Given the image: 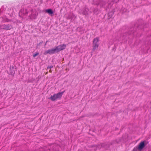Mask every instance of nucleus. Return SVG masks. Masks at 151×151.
I'll use <instances>...</instances> for the list:
<instances>
[{
  "label": "nucleus",
  "mask_w": 151,
  "mask_h": 151,
  "mask_svg": "<svg viewBox=\"0 0 151 151\" xmlns=\"http://www.w3.org/2000/svg\"><path fill=\"white\" fill-rule=\"evenodd\" d=\"M65 91L59 92L57 94H55L51 96L49 99L52 101H55L58 99H60Z\"/></svg>",
  "instance_id": "nucleus-1"
},
{
  "label": "nucleus",
  "mask_w": 151,
  "mask_h": 151,
  "mask_svg": "<svg viewBox=\"0 0 151 151\" xmlns=\"http://www.w3.org/2000/svg\"><path fill=\"white\" fill-rule=\"evenodd\" d=\"M66 47V45L65 44H63L59 45L56 47V49L57 50V52H58L61 50H63L65 49Z\"/></svg>",
  "instance_id": "nucleus-2"
},
{
  "label": "nucleus",
  "mask_w": 151,
  "mask_h": 151,
  "mask_svg": "<svg viewBox=\"0 0 151 151\" xmlns=\"http://www.w3.org/2000/svg\"><path fill=\"white\" fill-rule=\"evenodd\" d=\"M145 141H142L139 143L138 147V149L139 150H141L145 147Z\"/></svg>",
  "instance_id": "nucleus-3"
},
{
  "label": "nucleus",
  "mask_w": 151,
  "mask_h": 151,
  "mask_svg": "<svg viewBox=\"0 0 151 151\" xmlns=\"http://www.w3.org/2000/svg\"><path fill=\"white\" fill-rule=\"evenodd\" d=\"M55 52H57L56 48L49 50L45 51V53H46L49 54H53Z\"/></svg>",
  "instance_id": "nucleus-4"
},
{
  "label": "nucleus",
  "mask_w": 151,
  "mask_h": 151,
  "mask_svg": "<svg viewBox=\"0 0 151 151\" xmlns=\"http://www.w3.org/2000/svg\"><path fill=\"white\" fill-rule=\"evenodd\" d=\"M76 18V17L74 14L72 13H70L67 17L68 19H70L71 20H74Z\"/></svg>",
  "instance_id": "nucleus-5"
},
{
  "label": "nucleus",
  "mask_w": 151,
  "mask_h": 151,
  "mask_svg": "<svg viewBox=\"0 0 151 151\" xmlns=\"http://www.w3.org/2000/svg\"><path fill=\"white\" fill-rule=\"evenodd\" d=\"M89 10L87 8H85L84 10L83 11H81L80 12V13L81 14H82L83 15L88 14H89Z\"/></svg>",
  "instance_id": "nucleus-6"
},
{
  "label": "nucleus",
  "mask_w": 151,
  "mask_h": 151,
  "mask_svg": "<svg viewBox=\"0 0 151 151\" xmlns=\"http://www.w3.org/2000/svg\"><path fill=\"white\" fill-rule=\"evenodd\" d=\"M45 12L48 13L49 14L52 15L53 13V11L51 9H47L45 10Z\"/></svg>",
  "instance_id": "nucleus-7"
},
{
  "label": "nucleus",
  "mask_w": 151,
  "mask_h": 151,
  "mask_svg": "<svg viewBox=\"0 0 151 151\" xmlns=\"http://www.w3.org/2000/svg\"><path fill=\"white\" fill-rule=\"evenodd\" d=\"M98 38H94L93 41V44H99Z\"/></svg>",
  "instance_id": "nucleus-8"
},
{
  "label": "nucleus",
  "mask_w": 151,
  "mask_h": 151,
  "mask_svg": "<svg viewBox=\"0 0 151 151\" xmlns=\"http://www.w3.org/2000/svg\"><path fill=\"white\" fill-rule=\"evenodd\" d=\"M99 44H93V50L94 51L95 50L97 49Z\"/></svg>",
  "instance_id": "nucleus-9"
},
{
  "label": "nucleus",
  "mask_w": 151,
  "mask_h": 151,
  "mask_svg": "<svg viewBox=\"0 0 151 151\" xmlns=\"http://www.w3.org/2000/svg\"><path fill=\"white\" fill-rule=\"evenodd\" d=\"M52 66H48L47 67V70H49V72L51 73L52 72V70H51V68H52Z\"/></svg>",
  "instance_id": "nucleus-10"
},
{
  "label": "nucleus",
  "mask_w": 151,
  "mask_h": 151,
  "mask_svg": "<svg viewBox=\"0 0 151 151\" xmlns=\"http://www.w3.org/2000/svg\"><path fill=\"white\" fill-rule=\"evenodd\" d=\"M134 33V32L132 31V30L131 29V30H130V31L128 33H127L126 35H131V34Z\"/></svg>",
  "instance_id": "nucleus-11"
},
{
  "label": "nucleus",
  "mask_w": 151,
  "mask_h": 151,
  "mask_svg": "<svg viewBox=\"0 0 151 151\" xmlns=\"http://www.w3.org/2000/svg\"><path fill=\"white\" fill-rule=\"evenodd\" d=\"M112 1V2L114 1L115 3H116L118 1H119V0H110Z\"/></svg>",
  "instance_id": "nucleus-12"
},
{
  "label": "nucleus",
  "mask_w": 151,
  "mask_h": 151,
  "mask_svg": "<svg viewBox=\"0 0 151 151\" xmlns=\"http://www.w3.org/2000/svg\"><path fill=\"white\" fill-rule=\"evenodd\" d=\"M38 55V53H36L35 54H33V57H35L36 56Z\"/></svg>",
  "instance_id": "nucleus-13"
},
{
  "label": "nucleus",
  "mask_w": 151,
  "mask_h": 151,
  "mask_svg": "<svg viewBox=\"0 0 151 151\" xmlns=\"http://www.w3.org/2000/svg\"><path fill=\"white\" fill-rule=\"evenodd\" d=\"M103 1H102L100 3V4H102V3H103Z\"/></svg>",
  "instance_id": "nucleus-14"
},
{
  "label": "nucleus",
  "mask_w": 151,
  "mask_h": 151,
  "mask_svg": "<svg viewBox=\"0 0 151 151\" xmlns=\"http://www.w3.org/2000/svg\"><path fill=\"white\" fill-rule=\"evenodd\" d=\"M96 4V5H98V4H97V3H96V4Z\"/></svg>",
  "instance_id": "nucleus-15"
}]
</instances>
